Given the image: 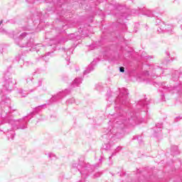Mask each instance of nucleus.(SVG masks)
I'll list each match as a JSON object with an SVG mask.
<instances>
[{"label": "nucleus", "mask_w": 182, "mask_h": 182, "mask_svg": "<svg viewBox=\"0 0 182 182\" xmlns=\"http://www.w3.org/2000/svg\"><path fill=\"white\" fill-rule=\"evenodd\" d=\"M0 26H1V23H0Z\"/></svg>", "instance_id": "obj_2"}, {"label": "nucleus", "mask_w": 182, "mask_h": 182, "mask_svg": "<svg viewBox=\"0 0 182 182\" xmlns=\"http://www.w3.org/2000/svg\"><path fill=\"white\" fill-rule=\"evenodd\" d=\"M119 71L122 72V73H124V67H120L119 68Z\"/></svg>", "instance_id": "obj_1"}]
</instances>
